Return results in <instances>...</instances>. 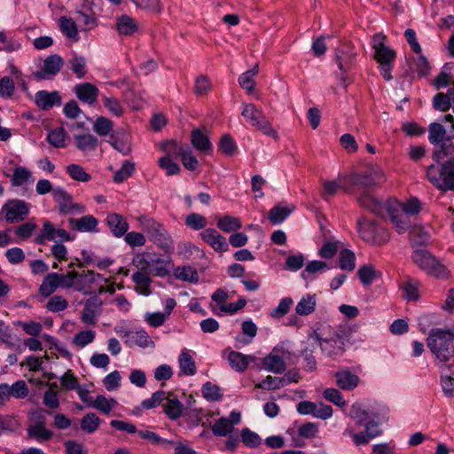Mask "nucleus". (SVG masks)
<instances>
[{
    "instance_id": "79ce46f5",
    "label": "nucleus",
    "mask_w": 454,
    "mask_h": 454,
    "mask_svg": "<svg viewBox=\"0 0 454 454\" xmlns=\"http://www.w3.org/2000/svg\"><path fill=\"white\" fill-rule=\"evenodd\" d=\"M178 363L183 374L192 376L196 373L197 368L195 361L186 350L182 351L180 354Z\"/></svg>"
},
{
    "instance_id": "4d7b16f0",
    "label": "nucleus",
    "mask_w": 454,
    "mask_h": 454,
    "mask_svg": "<svg viewBox=\"0 0 454 454\" xmlns=\"http://www.w3.org/2000/svg\"><path fill=\"white\" fill-rule=\"evenodd\" d=\"M285 380L282 377L268 375L263 380L255 385L256 388L276 390L285 387Z\"/></svg>"
},
{
    "instance_id": "c756f323",
    "label": "nucleus",
    "mask_w": 454,
    "mask_h": 454,
    "mask_svg": "<svg viewBox=\"0 0 454 454\" xmlns=\"http://www.w3.org/2000/svg\"><path fill=\"white\" fill-rule=\"evenodd\" d=\"M115 27L119 35L129 36L137 31L138 25L133 18L123 14L117 18Z\"/></svg>"
},
{
    "instance_id": "a19ab883",
    "label": "nucleus",
    "mask_w": 454,
    "mask_h": 454,
    "mask_svg": "<svg viewBox=\"0 0 454 454\" xmlns=\"http://www.w3.org/2000/svg\"><path fill=\"white\" fill-rule=\"evenodd\" d=\"M174 276L176 278L184 282L197 283L199 281L198 271L189 265L176 267L174 270Z\"/></svg>"
},
{
    "instance_id": "a18cd8bd",
    "label": "nucleus",
    "mask_w": 454,
    "mask_h": 454,
    "mask_svg": "<svg viewBox=\"0 0 454 454\" xmlns=\"http://www.w3.org/2000/svg\"><path fill=\"white\" fill-rule=\"evenodd\" d=\"M101 419L94 412L85 414L81 419V429L87 434L95 433L100 425Z\"/></svg>"
},
{
    "instance_id": "8fccbe9b",
    "label": "nucleus",
    "mask_w": 454,
    "mask_h": 454,
    "mask_svg": "<svg viewBox=\"0 0 454 454\" xmlns=\"http://www.w3.org/2000/svg\"><path fill=\"white\" fill-rule=\"evenodd\" d=\"M67 131L63 127L50 130L47 135L48 143L55 148H63L66 146Z\"/></svg>"
},
{
    "instance_id": "13d9d810",
    "label": "nucleus",
    "mask_w": 454,
    "mask_h": 454,
    "mask_svg": "<svg viewBox=\"0 0 454 454\" xmlns=\"http://www.w3.org/2000/svg\"><path fill=\"white\" fill-rule=\"evenodd\" d=\"M340 268L344 270L352 271L356 267L355 254L349 249H343L340 253Z\"/></svg>"
},
{
    "instance_id": "774afa93",
    "label": "nucleus",
    "mask_w": 454,
    "mask_h": 454,
    "mask_svg": "<svg viewBox=\"0 0 454 454\" xmlns=\"http://www.w3.org/2000/svg\"><path fill=\"white\" fill-rule=\"evenodd\" d=\"M294 301L291 297H285L280 300L278 305L272 309L270 311V316L273 318H280L286 315L293 305Z\"/></svg>"
},
{
    "instance_id": "1a4fd4ad",
    "label": "nucleus",
    "mask_w": 454,
    "mask_h": 454,
    "mask_svg": "<svg viewBox=\"0 0 454 454\" xmlns=\"http://www.w3.org/2000/svg\"><path fill=\"white\" fill-rule=\"evenodd\" d=\"M170 259H163L155 254H146L139 259L137 267L157 277H166L170 273Z\"/></svg>"
},
{
    "instance_id": "cd10ccee",
    "label": "nucleus",
    "mask_w": 454,
    "mask_h": 454,
    "mask_svg": "<svg viewBox=\"0 0 454 454\" xmlns=\"http://www.w3.org/2000/svg\"><path fill=\"white\" fill-rule=\"evenodd\" d=\"M242 334L235 337V348H241L243 346L250 344L257 334V326L251 320H245L241 325Z\"/></svg>"
},
{
    "instance_id": "423d86ee",
    "label": "nucleus",
    "mask_w": 454,
    "mask_h": 454,
    "mask_svg": "<svg viewBox=\"0 0 454 454\" xmlns=\"http://www.w3.org/2000/svg\"><path fill=\"white\" fill-rule=\"evenodd\" d=\"M138 222L152 242L167 253L174 250V241L163 224L147 216L138 217Z\"/></svg>"
},
{
    "instance_id": "6e6d98bb",
    "label": "nucleus",
    "mask_w": 454,
    "mask_h": 454,
    "mask_svg": "<svg viewBox=\"0 0 454 454\" xmlns=\"http://www.w3.org/2000/svg\"><path fill=\"white\" fill-rule=\"evenodd\" d=\"M242 442L248 448H256L262 443L260 435L247 427L240 431Z\"/></svg>"
},
{
    "instance_id": "ddd939ff",
    "label": "nucleus",
    "mask_w": 454,
    "mask_h": 454,
    "mask_svg": "<svg viewBox=\"0 0 454 454\" xmlns=\"http://www.w3.org/2000/svg\"><path fill=\"white\" fill-rule=\"evenodd\" d=\"M73 240V237L66 230L55 228L54 224L48 220L43 221L40 233L35 237V242L38 245H44L46 241L67 242Z\"/></svg>"
},
{
    "instance_id": "f03ea898",
    "label": "nucleus",
    "mask_w": 454,
    "mask_h": 454,
    "mask_svg": "<svg viewBox=\"0 0 454 454\" xmlns=\"http://www.w3.org/2000/svg\"><path fill=\"white\" fill-rule=\"evenodd\" d=\"M330 326L325 324H320L314 329L309 338L313 339L320 347L322 353L332 358L333 360H338L345 351V344L348 341V338L337 332L327 335V330Z\"/></svg>"
},
{
    "instance_id": "37998d69",
    "label": "nucleus",
    "mask_w": 454,
    "mask_h": 454,
    "mask_svg": "<svg viewBox=\"0 0 454 454\" xmlns=\"http://www.w3.org/2000/svg\"><path fill=\"white\" fill-rule=\"evenodd\" d=\"M258 66L256 65L254 68L242 73L238 79L240 87L246 90L248 94H251L254 90V77L258 74Z\"/></svg>"
},
{
    "instance_id": "2f4dec72",
    "label": "nucleus",
    "mask_w": 454,
    "mask_h": 454,
    "mask_svg": "<svg viewBox=\"0 0 454 454\" xmlns=\"http://www.w3.org/2000/svg\"><path fill=\"white\" fill-rule=\"evenodd\" d=\"M335 378L337 385L343 390H352L359 383V377L348 370L337 372Z\"/></svg>"
},
{
    "instance_id": "69168bd1",
    "label": "nucleus",
    "mask_w": 454,
    "mask_h": 454,
    "mask_svg": "<svg viewBox=\"0 0 454 454\" xmlns=\"http://www.w3.org/2000/svg\"><path fill=\"white\" fill-rule=\"evenodd\" d=\"M357 275L363 285L369 286L374 280L377 272L372 265L364 264L358 269Z\"/></svg>"
},
{
    "instance_id": "4c0bfd02",
    "label": "nucleus",
    "mask_w": 454,
    "mask_h": 454,
    "mask_svg": "<svg viewBox=\"0 0 454 454\" xmlns=\"http://www.w3.org/2000/svg\"><path fill=\"white\" fill-rule=\"evenodd\" d=\"M57 278V273L52 272L43 278L39 288L41 295L43 297H49L58 289V287H59V282Z\"/></svg>"
},
{
    "instance_id": "09e8293b",
    "label": "nucleus",
    "mask_w": 454,
    "mask_h": 454,
    "mask_svg": "<svg viewBox=\"0 0 454 454\" xmlns=\"http://www.w3.org/2000/svg\"><path fill=\"white\" fill-rule=\"evenodd\" d=\"M135 171V163L131 160H124L121 168L115 171L113 180L116 184L123 183L127 180Z\"/></svg>"
},
{
    "instance_id": "6e6552de",
    "label": "nucleus",
    "mask_w": 454,
    "mask_h": 454,
    "mask_svg": "<svg viewBox=\"0 0 454 454\" xmlns=\"http://www.w3.org/2000/svg\"><path fill=\"white\" fill-rule=\"evenodd\" d=\"M412 261L427 274L437 278H447L448 270L436 258L427 250L415 249L412 254Z\"/></svg>"
},
{
    "instance_id": "7ed1b4c3",
    "label": "nucleus",
    "mask_w": 454,
    "mask_h": 454,
    "mask_svg": "<svg viewBox=\"0 0 454 454\" xmlns=\"http://www.w3.org/2000/svg\"><path fill=\"white\" fill-rule=\"evenodd\" d=\"M387 39V36L382 33L375 34L372 40V47L374 51L373 58L379 64L380 74L386 81H391L396 51L386 44Z\"/></svg>"
},
{
    "instance_id": "864d4df0",
    "label": "nucleus",
    "mask_w": 454,
    "mask_h": 454,
    "mask_svg": "<svg viewBox=\"0 0 454 454\" xmlns=\"http://www.w3.org/2000/svg\"><path fill=\"white\" fill-rule=\"evenodd\" d=\"M117 404L115 399H106L104 395H98L94 401L90 403V407H93L104 414H109L113 408Z\"/></svg>"
},
{
    "instance_id": "052dcab7",
    "label": "nucleus",
    "mask_w": 454,
    "mask_h": 454,
    "mask_svg": "<svg viewBox=\"0 0 454 454\" xmlns=\"http://www.w3.org/2000/svg\"><path fill=\"white\" fill-rule=\"evenodd\" d=\"M207 218L200 214L192 213L185 218V224L193 231L205 230Z\"/></svg>"
},
{
    "instance_id": "a211bd4d",
    "label": "nucleus",
    "mask_w": 454,
    "mask_h": 454,
    "mask_svg": "<svg viewBox=\"0 0 454 454\" xmlns=\"http://www.w3.org/2000/svg\"><path fill=\"white\" fill-rule=\"evenodd\" d=\"M28 387L25 380H17L12 386L7 383H2L0 384V404H5L12 396L17 399H23L28 395Z\"/></svg>"
},
{
    "instance_id": "f8f14e48",
    "label": "nucleus",
    "mask_w": 454,
    "mask_h": 454,
    "mask_svg": "<svg viewBox=\"0 0 454 454\" xmlns=\"http://www.w3.org/2000/svg\"><path fill=\"white\" fill-rule=\"evenodd\" d=\"M53 199L58 203L59 212L62 215L82 214L86 210L83 205L74 202L72 195L63 187H55Z\"/></svg>"
},
{
    "instance_id": "5701e85b",
    "label": "nucleus",
    "mask_w": 454,
    "mask_h": 454,
    "mask_svg": "<svg viewBox=\"0 0 454 454\" xmlns=\"http://www.w3.org/2000/svg\"><path fill=\"white\" fill-rule=\"evenodd\" d=\"M200 238L207 243L215 251L223 253L229 249L226 239L216 230L207 228L200 233Z\"/></svg>"
},
{
    "instance_id": "338daca9",
    "label": "nucleus",
    "mask_w": 454,
    "mask_h": 454,
    "mask_svg": "<svg viewBox=\"0 0 454 454\" xmlns=\"http://www.w3.org/2000/svg\"><path fill=\"white\" fill-rule=\"evenodd\" d=\"M219 149L227 156L236 154L238 147L234 139L228 134L223 135L219 142Z\"/></svg>"
},
{
    "instance_id": "e2e57ef3",
    "label": "nucleus",
    "mask_w": 454,
    "mask_h": 454,
    "mask_svg": "<svg viewBox=\"0 0 454 454\" xmlns=\"http://www.w3.org/2000/svg\"><path fill=\"white\" fill-rule=\"evenodd\" d=\"M159 167L165 170L167 176L177 175L181 171L180 166L174 162L172 158L162 156L158 160Z\"/></svg>"
},
{
    "instance_id": "49530a36",
    "label": "nucleus",
    "mask_w": 454,
    "mask_h": 454,
    "mask_svg": "<svg viewBox=\"0 0 454 454\" xmlns=\"http://www.w3.org/2000/svg\"><path fill=\"white\" fill-rule=\"evenodd\" d=\"M59 27L67 37L78 40V28L74 20L71 18L63 16L59 20Z\"/></svg>"
},
{
    "instance_id": "c9c22d12",
    "label": "nucleus",
    "mask_w": 454,
    "mask_h": 454,
    "mask_svg": "<svg viewBox=\"0 0 454 454\" xmlns=\"http://www.w3.org/2000/svg\"><path fill=\"white\" fill-rule=\"evenodd\" d=\"M316 296L314 294H306L301 297L296 304L295 312L299 316H308L316 309Z\"/></svg>"
},
{
    "instance_id": "aec40b11",
    "label": "nucleus",
    "mask_w": 454,
    "mask_h": 454,
    "mask_svg": "<svg viewBox=\"0 0 454 454\" xmlns=\"http://www.w3.org/2000/svg\"><path fill=\"white\" fill-rule=\"evenodd\" d=\"M35 103L39 109L49 111L54 106H61L62 97L57 90H39L35 94Z\"/></svg>"
},
{
    "instance_id": "bb28decb",
    "label": "nucleus",
    "mask_w": 454,
    "mask_h": 454,
    "mask_svg": "<svg viewBox=\"0 0 454 454\" xmlns=\"http://www.w3.org/2000/svg\"><path fill=\"white\" fill-rule=\"evenodd\" d=\"M229 353L227 359L231 367L239 372H245L250 361H254V357L252 356L244 355L240 352L226 348L223 350V355Z\"/></svg>"
},
{
    "instance_id": "a878e982",
    "label": "nucleus",
    "mask_w": 454,
    "mask_h": 454,
    "mask_svg": "<svg viewBox=\"0 0 454 454\" xmlns=\"http://www.w3.org/2000/svg\"><path fill=\"white\" fill-rule=\"evenodd\" d=\"M68 223L73 230L80 232H96L98 221L91 215H83L81 218H69Z\"/></svg>"
},
{
    "instance_id": "e433bc0d",
    "label": "nucleus",
    "mask_w": 454,
    "mask_h": 454,
    "mask_svg": "<svg viewBox=\"0 0 454 454\" xmlns=\"http://www.w3.org/2000/svg\"><path fill=\"white\" fill-rule=\"evenodd\" d=\"M188 145H179L175 140L164 141L160 145V149L166 153L164 156H168L170 158H181L184 155V153H185V151L188 150Z\"/></svg>"
},
{
    "instance_id": "c03bdc74",
    "label": "nucleus",
    "mask_w": 454,
    "mask_h": 454,
    "mask_svg": "<svg viewBox=\"0 0 454 454\" xmlns=\"http://www.w3.org/2000/svg\"><path fill=\"white\" fill-rule=\"evenodd\" d=\"M428 140L434 145H439L447 138L445 128L438 122H432L428 126Z\"/></svg>"
},
{
    "instance_id": "dca6fc26",
    "label": "nucleus",
    "mask_w": 454,
    "mask_h": 454,
    "mask_svg": "<svg viewBox=\"0 0 454 454\" xmlns=\"http://www.w3.org/2000/svg\"><path fill=\"white\" fill-rule=\"evenodd\" d=\"M64 65L63 59L58 54L48 56L43 60V68L34 73L37 81L51 80L61 70Z\"/></svg>"
},
{
    "instance_id": "7c9ffc66",
    "label": "nucleus",
    "mask_w": 454,
    "mask_h": 454,
    "mask_svg": "<svg viewBox=\"0 0 454 454\" xmlns=\"http://www.w3.org/2000/svg\"><path fill=\"white\" fill-rule=\"evenodd\" d=\"M106 223L113 234L117 238L125 235L129 229L127 221L119 214H110L106 218Z\"/></svg>"
},
{
    "instance_id": "f704fd0d",
    "label": "nucleus",
    "mask_w": 454,
    "mask_h": 454,
    "mask_svg": "<svg viewBox=\"0 0 454 454\" xmlns=\"http://www.w3.org/2000/svg\"><path fill=\"white\" fill-rule=\"evenodd\" d=\"M191 142L194 148L199 151L210 153L212 152V144L208 137L200 129H194L191 134Z\"/></svg>"
},
{
    "instance_id": "c85d7f7f",
    "label": "nucleus",
    "mask_w": 454,
    "mask_h": 454,
    "mask_svg": "<svg viewBox=\"0 0 454 454\" xmlns=\"http://www.w3.org/2000/svg\"><path fill=\"white\" fill-rule=\"evenodd\" d=\"M432 157L437 163L444 159H448V160H454V143L450 138H446L439 145H434Z\"/></svg>"
},
{
    "instance_id": "3c124183",
    "label": "nucleus",
    "mask_w": 454,
    "mask_h": 454,
    "mask_svg": "<svg viewBox=\"0 0 454 454\" xmlns=\"http://www.w3.org/2000/svg\"><path fill=\"white\" fill-rule=\"evenodd\" d=\"M201 393L202 396L209 402H218L223 398L221 388L210 381L202 385Z\"/></svg>"
},
{
    "instance_id": "412c9836",
    "label": "nucleus",
    "mask_w": 454,
    "mask_h": 454,
    "mask_svg": "<svg viewBox=\"0 0 454 454\" xmlns=\"http://www.w3.org/2000/svg\"><path fill=\"white\" fill-rule=\"evenodd\" d=\"M121 335L125 338V342L129 347L138 346L140 348L153 347L154 342L144 329L137 331L123 330Z\"/></svg>"
},
{
    "instance_id": "0eeeda50",
    "label": "nucleus",
    "mask_w": 454,
    "mask_h": 454,
    "mask_svg": "<svg viewBox=\"0 0 454 454\" xmlns=\"http://www.w3.org/2000/svg\"><path fill=\"white\" fill-rule=\"evenodd\" d=\"M340 179L345 181L343 191L352 192L354 189L365 190L378 186L384 181V174L381 170L371 169L364 173H351Z\"/></svg>"
},
{
    "instance_id": "0e129e2a",
    "label": "nucleus",
    "mask_w": 454,
    "mask_h": 454,
    "mask_svg": "<svg viewBox=\"0 0 454 454\" xmlns=\"http://www.w3.org/2000/svg\"><path fill=\"white\" fill-rule=\"evenodd\" d=\"M232 430V423L223 417L219 419L212 427V432L215 436H225Z\"/></svg>"
},
{
    "instance_id": "2eb2a0df",
    "label": "nucleus",
    "mask_w": 454,
    "mask_h": 454,
    "mask_svg": "<svg viewBox=\"0 0 454 454\" xmlns=\"http://www.w3.org/2000/svg\"><path fill=\"white\" fill-rule=\"evenodd\" d=\"M357 231L360 237L366 242L380 244L381 241L386 240L383 238L379 239L380 231H383V230L377 225L376 222L369 220L364 216H361L357 220Z\"/></svg>"
},
{
    "instance_id": "4468645a",
    "label": "nucleus",
    "mask_w": 454,
    "mask_h": 454,
    "mask_svg": "<svg viewBox=\"0 0 454 454\" xmlns=\"http://www.w3.org/2000/svg\"><path fill=\"white\" fill-rule=\"evenodd\" d=\"M387 413V409L385 406H380L379 409L365 410L359 403H354L350 410L351 417L358 426L364 425L372 419L385 420Z\"/></svg>"
},
{
    "instance_id": "f3484780",
    "label": "nucleus",
    "mask_w": 454,
    "mask_h": 454,
    "mask_svg": "<svg viewBox=\"0 0 454 454\" xmlns=\"http://www.w3.org/2000/svg\"><path fill=\"white\" fill-rule=\"evenodd\" d=\"M284 346H276L272 351L262 359L263 368L272 373L278 374L285 372L286 365L285 363Z\"/></svg>"
},
{
    "instance_id": "b1692460",
    "label": "nucleus",
    "mask_w": 454,
    "mask_h": 454,
    "mask_svg": "<svg viewBox=\"0 0 454 454\" xmlns=\"http://www.w3.org/2000/svg\"><path fill=\"white\" fill-rule=\"evenodd\" d=\"M107 142L122 155L131 153L130 136L124 129H117L110 134Z\"/></svg>"
},
{
    "instance_id": "20e7f679",
    "label": "nucleus",
    "mask_w": 454,
    "mask_h": 454,
    "mask_svg": "<svg viewBox=\"0 0 454 454\" xmlns=\"http://www.w3.org/2000/svg\"><path fill=\"white\" fill-rule=\"evenodd\" d=\"M454 333L449 329L433 328L427 337V347L441 362L454 356Z\"/></svg>"
},
{
    "instance_id": "ea45409f",
    "label": "nucleus",
    "mask_w": 454,
    "mask_h": 454,
    "mask_svg": "<svg viewBox=\"0 0 454 454\" xmlns=\"http://www.w3.org/2000/svg\"><path fill=\"white\" fill-rule=\"evenodd\" d=\"M35 181L32 173L26 167L19 166L14 168L11 179L13 186H21L27 183H33Z\"/></svg>"
},
{
    "instance_id": "9d476101",
    "label": "nucleus",
    "mask_w": 454,
    "mask_h": 454,
    "mask_svg": "<svg viewBox=\"0 0 454 454\" xmlns=\"http://www.w3.org/2000/svg\"><path fill=\"white\" fill-rule=\"evenodd\" d=\"M27 428V438L38 442H45L53 437V432L45 427V417L42 411L33 412Z\"/></svg>"
},
{
    "instance_id": "9b49d317",
    "label": "nucleus",
    "mask_w": 454,
    "mask_h": 454,
    "mask_svg": "<svg viewBox=\"0 0 454 454\" xmlns=\"http://www.w3.org/2000/svg\"><path fill=\"white\" fill-rule=\"evenodd\" d=\"M29 209L30 205L22 200H8L1 208V215H4L7 223H14L25 220Z\"/></svg>"
},
{
    "instance_id": "5fc2aeb1",
    "label": "nucleus",
    "mask_w": 454,
    "mask_h": 454,
    "mask_svg": "<svg viewBox=\"0 0 454 454\" xmlns=\"http://www.w3.org/2000/svg\"><path fill=\"white\" fill-rule=\"evenodd\" d=\"M66 170L74 181L86 183L91 179V176L79 164H70L67 167Z\"/></svg>"
},
{
    "instance_id": "6ab92c4d",
    "label": "nucleus",
    "mask_w": 454,
    "mask_h": 454,
    "mask_svg": "<svg viewBox=\"0 0 454 454\" xmlns=\"http://www.w3.org/2000/svg\"><path fill=\"white\" fill-rule=\"evenodd\" d=\"M102 305V301L98 296L94 295L90 297L85 301L84 308L81 315L82 321L84 324L95 325L98 317L101 314Z\"/></svg>"
},
{
    "instance_id": "473e14b6",
    "label": "nucleus",
    "mask_w": 454,
    "mask_h": 454,
    "mask_svg": "<svg viewBox=\"0 0 454 454\" xmlns=\"http://www.w3.org/2000/svg\"><path fill=\"white\" fill-rule=\"evenodd\" d=\"M77 149L82 152L94 151L98 145V138L91 134H76L74 137Z\"/></svg>"
},
{
    "instance_id": "603ef678",
    "label": "nucleus",
    "mask_w": 454,
    "mask_h": 454,
    "mask_svg": "<svg viewBox=\"0 0 454 454\" xmlns=\"http://www.w3.org/2000/svg\"><path fill=\"white\" fill-rule=\"evenodd\" d=\"M69 68L73 71L78 79H82L87 74L86 59L82 56H73L68 60Z\"/></svg>"
},
{
    "instance_id": "de8ad7c7",
    "label": "nucleus",
    "mask_w": 454,
    "mask_h": 454,
    "mask_svg": "<svg viewBox=\"0 0 454 454\" xmlns=\"http://www.w3.org/2000/svg\"><path fill=\"white\" fill-rule=\"evenodd\" d=\"M164 407L165 413L172 420H176L183 415L184 404L176 398L167 399Z\"/></svg>"
},
{
    "instance_id": "680f3d73",
    "label": "nucleus",
    "mask_w": 454,
    "mask_h": 454,
    "mask_svg": "<svg viewBox=\"0 0 454 454\" xmlns=\"http://www.w3.org/2000/svg\"><path fill=\"white\" fill-rule=\"evenodd\" d=\"M242 116L246 118L254 126V123L263 116V114L254 104H244L241 113Z\"/></svg>"
},
{
    "instance_id": "58836bf2",
    "label": "nucleus",
    "mask_w": 454,
    "mask_h": 454,
    "mask_svg": "<svg viewBox=\"0 0 454 454\" xmlns=\"http://www.w3.org/2000/svg\"><path fill=\"white\" fill-rule=\"evenodd\" d=\"M216 225L221 231L227 233L236 231L242 227L239 218L229 215L220 217Z\"/></svg>"
},
{
    "instance_id": "72a5a7b5",
    "label": "nucleus",
    "mask_w": 454,
    "mask_h": 454,
    "mask_svg": "<svg viewBox=\"0 0 454 454\" xmlns=\"http://www.w3.org/2000/svg\"><path fill=\"white\" fill-rule=\"evenodd\" d=\"M295 209L294 205L283 207L277 205L269 212V219L272 224L283 223Z\"/></svg>"
},
{
    "instance_id": "f257e3e1",
    "label": "nucleus",
    "mask_w": 454,
    "mask_h": 454,
    "mask_svg": "<svg viewBox=\"0 0 454 454\" xmlns=\"http://www.w3.org/2000/svg\"><path fill=\"white\" fill-rule=\"evenodd\" d=\"M357 202L378 216H387L398 233L409 230L410 216L418 215L421 209V203L417 198H411L405 203H400L395 199H388L383 202L368 191L361 192Z\"/></svg>"
},
{
    "instance_id": "393cba45",
    "label": "nucleus",
    "mask_w": 454,
    "mask_h": 454,
    "mask_svg": "<svg viewBox=\"0 0 454 454\" xmlns=\"http://www.w3.org/2000/svg\"><path fill=\"white\" fill-rule=\"evenodd\" d=\"M74 92L76 98L88 105H93L98 97L99 90L90 82H82L74 87Z\"/></svg>"
},
{
    "instance_id": "39448f33",
    "label": "nucleus",
    "mask_w": 454,
    "mask_h": 454,
    "mask_svg": "<svg viewBox=\"0 0 454 454\" xmlns=\"http://www.w3.org/2000/svg\"><path fill=\"white\" fill-rule=\"evenodd\" d=\"M428 181L441 192H454V160L431 164L427 168Z\"/></svg>"
},
{
    "instance_id": "4be33fe9",
    "label": "nucleus",
    "mask_w": 454,
    "mask_h": 454,
    "mask_svg": "<svg viewBox=\"0 0 454 454\" xmlns=\"http://www.w3.org/2000/svg\"><path fill=\"white\" fill-rule=\"evenodd\" d=\"M356 55L349 44H343L335 51L334 60L340 72L346 73L353 67Z\"/></svg>"
},
{
    "instance_id": "bf43d9fd",
    "label": "nucleus",
    "mask_w": 454,
    "mask_h": 454,
    "mask_svg": "<svg viewBox=\"0 0 454 454\" xmlns=\"http://www.w3.org/2000/svg\"><path fill=\"white\" fill-rule=\"evenodd\" d=\"M113 129V121L104 116L98 117L93 123V130L101 137L110 134Z\"/></svg>"
}]
</instances>
